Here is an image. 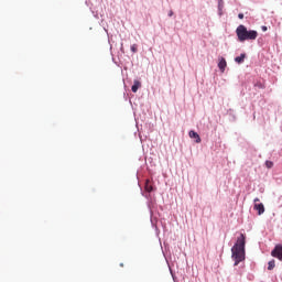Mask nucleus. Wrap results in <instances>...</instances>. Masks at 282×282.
<instances>
[{
	"label": "nucleus",
	"mask_w": 282,
	"mask_h": 282,
	"mask_svg": "<svg viewBox=\"0 0 282 282\" xmlns=\"http://www.w3.org/2000/svg\"><path fill=\"white\" fill-rule=\"evenodd\" d=\"M231 259L234 265H239L241 261H246V236L243 234L237 238L235 246L231 248Z\"/></svg>",
	"instance_id": "f257e3e1"
},
{
	"label": "nucleus",
	"mask_w": 282,
	"mask_h": 282,
	"mask_svg": "<svg viewBox=\"0 0 282 282\" xmlns=\"http://www.w3.org/2000/svg\"><path fill=\"white\" fill-rule=\"evenodd\" d=\"M236 34L238 37V41L240 43H243L245 41H257V36H259V33L254 30H249L246 28V25L240 24L236 29Z\"/></svg>",
	"instance_id": "f03ea898"
},
{
	"label": "nucleus",
	"mask_w": 282,
	"mask_h": 282,
	"mask_svg": "<svg viewBox=\"0 0 282 282\" xmlns=\"http://www.w3.org/2000/svg\"><path fill=\"white\" fill-rule=\"evenodd\" d=\"M271 257H274L275 259H279V261H282V246L276 245L274 249L271 251Z\"/></svg>",
	"instance_id": "7ed1b4c3"
},
{
	"label": "nucleus",
	"mask_w": 282,
	"mask_h": 282,
	"mask_svg": "<svg viewBox=\"0 0 282 282\" xmlns=\"http://www.w3.org/2000/svg\"><path fill=\"white\" fill-rule=\"evenodd\" d=\"M189 138L194 139L196 144H199L202 142V138L194 130L189 131Z\"/></svg>",
	"instance_id": "20e7f679"
},
{
	"label": "nucleus",
	"mask_w": 282,
	"mask_h": 282,
	"mask_svg": "<svg viewBox=\"0 0 282 282\" xmlns=\"http://www.w3.org/2000/svg\"><path fill=\"white\" fill-rule=\"evenodd\" d=\"M254 210H258V215H263V213H265V207L263 206V203L260 204H254L253 206Z\"/></svg>",
	"instance_id": "39448f33"
},
{
	"label": "nucleus",
	"mask_w": 282,
	"mask_h": 282,
	"mask_svg": "<svg viewBox=\"0 0 282 282\" xmlns=\"http://www.w3.org/2000/svg\"><path fill=\"white\" fill-rule=\"evenodd\" d=\"M139 87H142V83H140V80H134V83L131 87V91H133V94H137Z\"/></svg>",
	"instance_id": "423d86ee"
},
{
	"label": "nucleus",
	"mask_w": 282,
	"mask_h": 282,
	"mask_svg": "<svg viewBox=\"0 0 282 282\" xmlns=\"http://www.w3.org/2000/svg\"><path fill=\"white\" fill-rule=\"evenodd\" d=\"M226 66H227L226 58L223 57L218 63V67L220 72H226Z\"/></svg>",
	"instance_id": "0eeeda50"
},
{
	"label": "nucleus",
	"mask_w": 282,
	"mask_h": 282,
	"mask_svg": "<svg viewBox=\"0 0 282 282\" xmlns=\"http://www.w3.org/2000/svg\"><path fill=\"white\" fill-rule=\"evenodd\" d=\"M145 191L147 193H153V184L150 181L145 182Z\"/></svg>",
	"instance_id": "6e6552de"
},
{
	"label": "nucleus",
	"mask_w": 282,
	"mask_h": 282,
	"mask_svg": "<svg viewBox=\"0 0 282 282\" xmlns=\"http://www.w3.org/2000/svg\"><path fill=\"white\" fill-rule=\"evenodd\" d=\"M243 61H246V54H240V56H237L236 58H235V62L236 63H238V64H241V63H243Z\"/></svg>",
	"instance_id": "1a4fd4ad"
},
{
	"label": "nucleus",
	"mask_w": 282,
	"mask_h": 282,
	"mask_svg": "<svg viewBox=\"0 0 282 282\" xmlns=\"http://www.w3.org/2000/svg\"><path fill=\"white\" fill-rule=\"evenodd\" d=\"M275 265L274 260L269 261L268 270H274Z\"/></svg>",
	"instance_id": "9d476101"
},
{
	"label": "nucleus",
	"mask_w": 282,
	"mask_h": 282,
	"mask_svg": "<svg viewBox=\"0 0 282 282\" xmlns=\"http://www.w3.org/2000/svg\"><path fill=\"white\" fill-rule=\"evenodd\" d=\"M267 169H272L274 166V163L272 161H265Z\"/></svg>",
	"instance_id": "9b49d317"
},
{
	"label": "nucleus",
	"mask_w": 282,
	"mask_h": 282,
	"mask_svg": "<svg viewBox=\"0 0 282 282\" xmlns=\"http://www.w3.org/2000/svg\"><path fill=\"white\" fill-rule=\"evenodd\" d=\"M131 52H133V54H135V52H138V44H133L131 46Z\"/></svg>",
	"instance_id": "f8f14e48"
},
{
	"label": "nucleus",
	"mask_w": 282,
	"mask_h": 282,
	"mask_svg": "<svg viewBox=\"0 0 282 282\" xmlns=\"http://www.w3.org/2000/svg\"><path fill=\"white\" fill-rule=\"evenodd\" d=\"M262 32H268V26H262Z\"/></svg>",
	"instance_id": "ddd939ff"
},
{
	"label": "nucleus",
	"mask_w": 282,
	"mask_h": 282,
	"mask_svg": "<svg viewBox=\"0 0 282 282\" xmlns=\"http://www.w3.org/2000/svg\"><path fill=\"white\" fill-rule=\"evenodd\" d=\"M238 19H243V13H239Z\"/></svg>",
	"instance_id": "4468645a"
},
{
	"label": "nucleus",
	"mask_w": 282,
	"mask_h": 282,
	"mask_svg": "<svg viewBox=\"0 0 282 282\" xmlns=\"http://www.w3.org/2000/svg\"><path fill=\"white\" fill-rule=\"evenodd\" d=\"M169 17H173V11H170Z\"/></svg>",
	"instance_id": "2eb2a0df"
},
{
	"label": "nucleus",
	"mask_w": 282,
	"mask_h": 282,
	"mask_svg": "<svg viewBox=\"0 0 282 282\" xmlns=\"http://www.w3.org/2000/svg\"><path fill=\"white\" fill-rule=\"evenodd\" d=\"M253 202H254V204H257V202H259V198H254Z\"/></svg>",
	"instance_id": "dca6fc26"
},
{
	"label": "nucleus",
	"mask_w": 282,
	"mask_h": 282,
	"mask_svg": "<svg viewBox=\"0 0 282 282\" xmlns=\"http://www.w3.org/2000/svg\"><path fill=\"white\" fill-rule=\"evenodd\" d=\"M120 265H121V268H123V267H124V264H123V263H121Z\"/></svg>",
	"instance_id": "f3484780"
}]
</instances>
